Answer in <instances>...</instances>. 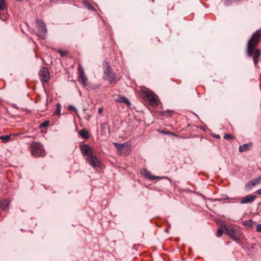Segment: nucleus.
<instances>
[{"instance_id":"14","label":"nucleus","mask_w":261,"mask_h":261,"mask_svg":"<svg viewBox=\"0 0 261 261\" xmlns=\"http://www.w3.org/2000/svg\"><path fill=\"white\" fill-rule=\"evenodd\" d=\"M141 174L145 176L146 178H148L150 180H154L155 179L159 178L160 177L152 175L150 172L147 171L146 169L142 170L141 171Z\"/></svg>"},{"instance_id":"15","label":"nucleus","mask_w":261,"mask_h":261,"mask_svg":"<svg viewBox=\"0 0 261 261\" xmlns=\"http://www.w3.org/2000/svg\"><path fill=\"white\" fill-rule=\"evenodd\" d=\"M253 143L251 142H249L247 144H244L242 145H241L239 147V151L243 152L248 150H249L251 147H252Z\"/></svg>"},{"instance_id":"22","label":"nucleus","mask_w":261,"mask_h":261,"mask_svg":"<svg viewBox=\"0 0 261 261\" xmlns=\"http://www.w3.org/2000/svg\"><path fill=\"white\" fill-rule=\"evenodd\" d=\"M6 3L5 0H0V10L3 11L6 9Z\"/></svg>"},{"instance_id":"32","label":"nucleus","mask_w":261,"mask_h":261,"mask_svg":"<svg viewBox=\"0 0 261 261\" xmlns=\"http://www.w3.org/2000/svg\"><path fill=\"white\" fill-rule=\"evenodd\" d=\"M102 111H103L102 108H99L98 111V114H101L102 112Z\"/></svg>"},{"instance_id":"13","label":"nucleus","mask_w":261,"mask_h":261,"mask_svg":"<svg viewBox=\"0 0 261 261\" xmlns=\"http://www.w3.org/2000/svg\"><path fill=\"white\" fill-rule=\"evenodd\" d=\"M256 198L255 195H248L242 199L241 204L252 203Z\"/></svg>"},{"instance_id":"23","label":"nucleus","mask_w":261,"mask_h":261,"mask_svg":"<svg viewBox=\"0 0 261 261\" xmlns=\"http://www.w3.org/2000/svg\"><path fill=\"white\" fill-rule=\"evenodd\" d=\"M61 105L60 103H58L57 105V109L54 112V114L59 115L61 114Z\"/></svg>"},{"instance_id":"10","label":"nucleus","mask_w":261,"mask_h":261,"mask_svg":"<svg viewBox=\"0 0 261 261\" xmlns=\"http://www.w3.org/2000/svg\"><path fill=\"white\" fill-rule=\"evenodd\" d=\"M80 149L82 153L84 155L88 156V154L93 153V149L88 145L83 144L80 146Z\"/></svg>"},{"instance_id":"33","label":"nucleus","mask_w":261,"mask_h":261,"mask_svg":"<svg viewBox=\"0 0 261 261\" xmlns=\"http://www.w3.org/2000/svg\"><path fill=\"white\" fill-rule=\"evenodd\" d=\"M256 193H257L259 195H261V189H259L257 190Z\"/></svg>"},{"instance_id":"3","label":"nucleus","mask_w":261,"mask_h":261,"mask_svg":"<svg viewBox=\"0 0 261 261\" xmlns=\"http://www.w3.org/2000/svg\"><path fill=\"white\" fill-rule=\"evenodd\" d=\"M31 154L34 158L44 156L45 154L43 145L39 143L33 142L31 145Z\"/></svg>"},{"instance_id":"11","label":"nucleus","mask_w":261,"mask_h":261,"mask_svg":"<svg viewBox=\"0 0 261 261\" xmlns=\"http://www.w3.org/2000/svg\"><path fill=\"white\" fill-rule=\"evenodd\" d=\"M115 101L119 103H124L128 106L131 105V102L125 96L121 95H117V98L114 99Z\"/></svg>"},{"instance_id":"34","label":"nucleus","mask_w":261,"mask_h":261,"mask_svg":"<svg viewBox=\"0 0 261 261\" xmlns=\"http://www.w3.org/2000/svg\"><path fill=\"white\" fill-rule=\"evenodd\" d=\"M215 137L216 138H218V139H220V136L219 135H215Z\"/></svg>"},{"instance_id":"4","label":"nucleus","mask_w":261,"mask_h":261,"mask_svg":"<svg viewBox=\"0 0 261 261\" xmlns=\"http://www.w3.org/2000/svg\"><path fill=\"white\" fill-rule=\"evenodd\" d=\"M105 79L110 83L116 84L117 82L116 73L112 72L110 66L107 63V68L104 71Z\"/></svg>"},{"instance_id":"29","label":"nucleus","mask_w":261,"mask_h":261,"mask_svg":"<svg viewBox=\"0 0 261 261\" xmlns=\"http://www.w3.org/2000/svg\"><path fill=\"white\" fill-rule=\"evenodd\" d=\"M224 138L226 140L231 139L233 138V136L230 134H225Z\"/></svg>"},{"instance_id":"28","label":"nucleus","mask_w":261,"mask_h":261,"mask_svg":"<svg viewBox=\"0 0 261 261\" xmlns=\"http://www.w3.org/2000/svg\"><path fill=\"white\" fill-rule=\"evenodd\" d=\"M68 110H73V111H74L76 113L77 112L76 109L73 106H71V105H69L68 107Z\"/></svg>"},{"instance_id":"1","label":"nucleus","mask_w":261,"mask_h":261,"mask_svg":"<svg viewBox=\"0 0 261 261\" xmlns=\"http://www.w3.org/2000/svg\"><path fill=\"white\" fill-rule=\"evenodd\" d=\"M261 39V29L256 31L252 35L251 39L247 43L246 54L248 57H253L254 64L257 65L258 59L261 55V51L256 48Z\"/></svg>"},{"instance_id":"35","label":"nucleus","mask_w":261,"mask_h":261,"mask_svg":"<svg viewBox=\"0 0 261 261\" xmlns=\"http://www.w3.org/2000/svg\"><path fill=\"white\" fill-rule=\"evenodd\" d=\"M248 222L250 223V224H249L250 225H251L252 221H251V220H249V221H248Z\"/></svg>"},{"instance_id":"26","label":"nucleus","mask_w":261,"mask_h":261,"mask_svg":"<svg viewBox=\"0 0 261 261\" xmlns=\"http://www.w3.org/2000/svg\"><path fill=\"white\" fill-rule=\"evenodd\" d=\"M58 52L59 53H60V56L61 57H64L65 56H66L67 54V53H68V52L67 51H63V50H62L61 49H59L58 50Z\"/></svg>"},{"instance_id":"8","label":"nucleus","mask_w":261,"mask_h":261,"mask_svg":"<svg viewBox=\"0 0 261 261\" xmlns=\"http://www.w3.org/2000/svg\"><path fill=\"white\" fill-rule=\"evenodd\" d=\"M87 161L89 164L93 168L99 167L100 165V163L95 155H93V153L88 154L87 156Z\"/></svg>"},{"instance_id":"21","label":"nucleus","mask_w":261,"mask_h":261,"mask_svg":"<svg viewBox=\"0 0 261 261\" xmlns=\"http://www.w3.org/2000/svg\"><path fill=\"white\" fill-rule=\"evenodd\" d=\"M10 136L9 135H4L0 137V139L3 142L6 143L9 141Z\"/></svg>"},{"instance_id":"2","label":"nucleus","mask_w":261,"mask_h":261,"mask_svg":"<svg viewBox=\"0 0 261 261\" xmlns=\"http://www.w3.org/2000/svg\"><path fill=\"white\" fill-rule=\"evenodd\" d=\"M141 93L142 96L146 99L151 106L158 105V97L152 91L144 87H141Z\"/></svg>"},{"instance_id":"5","label":"nucleus","mask_w":261,"mask_h":261,"mask_svg":"<svg viewBox=\"0 0 261 261\" xmlns=\"http://www.w3.org/2000/svg\"><path fill=\"white\" fill-rule=\"evenodd\" d=\"M36 23L38 27L39 36L42 39H44L45 35L47 33L46 25L42 20H40L38 19L36 20Z\"/></svg>"},{"instance_id":"19","label":"nucleus","mask_w":261,"mask_h":261,"mask_svg":"<svg viewBox=\"0 0 261 261\" xmlns=\"http://www.w3.org/2000/svg\"><path fill=\"white\" fill-rule=\"evenodd\" d=\"M83 3L85 7H86L88 10L95 11V9L94 7L87 1L86 0L83 1Z\"/></svg>"},{"instance_id":"27","label":"nucleus","mask_w":261,"mask_h":261,"mask_svg":"<svg viewBox=\"0 0 261 261\" xmlns=\"http://www.w3.org/2000/svg\"><path fill=\"white\" fill-rule=\"evenodd\" d=\"M224 5L228 6L232 4V0H223Z\"/></svg>"},{"instance_id":"18","label":"nucleus","mask_w":261,"mask_h":261,"mask_svg":"<svg viewBox=\"0 0 261 261\" xmlns=\"http://www.w3.org/2000/svg\"><path fill=\"white\" fill-rule=\"evenodd\" d=\"M78 74H79L78 78H81L82 77L86 76L85 73L84 69L81 65H80L79 66Z\"/></svg>"},{"instance_id":"30","label":"nucleus","mask_w":261,"mask_h":261,"mask_svg":"<svg viewBox=\"0 0 261 261\" xmlns=\"http://www.w3.org/2000/svg\"><path fill=\"white\" fill-rule=\"evenodd\" d=\"M161 133L162 134H168V135H173V136H176V135L174 133H171L170 132L162 131Z\"/></svg>"},{"instance_id":"17","label":"nucleus","mask_w":261,"mask_h":261,"mask_svg":"<svg viewBox=\"0 0 261 261\" xmlns=\"http://www.w3.org/2000/svg\"><path fill=\"white\" fill-rule=\"evenodd\" d=\"M79 134L84 139H87L89 138V135L87 131L83 129L79 131Z\"/></svg>"},{"instance_id":"6","label":"nucleus","mask_w":261,"mask_h":261,"mask_svg":"<svg viewBox=\"0 0 261 261\" xmlns=\"http://www.w3.org/2000/svg\"><path fill=\"white\" fill-rule=\"evenodd\" d=\"M227 235L233 240L238 241L240 239V232L237 229L230 228H225Z\"/></svg>"},{"instance_id":"9","label":"nucleus","mask_w":261,"mask_h":261,"mask_svg":"<svg viewBox=\"0 0 261 261\" xmlns=\"http://www.w3.org/2000/svg\"><path fill=\"white\" fill-rule=\"evenodd\" d=\"M261 182V177L253 179L248 182L245 186V189L247 190H250L253 187L259 185Z\"/></svg>"},{"instance_id":"25","label":"nucleus","mask_w":261,"mask_h":261,"mask_svg":"<svg viewBox=\"0 0 261 261\" xmlns=\"http://www.w3.org/2000/svg\"><path fill=\"white\" fill-rule=\"evenodd\" d=\"M223 233V229L219 228H218L217 232V236L218 237H221Z\"/></svg>"},{"instance_id":"24","label":"nucleus","mask_w":261,"mask_h":261,"mask_svg":"<svg viewBox=\"0 0 261 261\" xmlns=\"http://www.w3.org/2000/svg\"><path fill=\"white\" fill-rule=\"evenodd\" d=\"M49 122L48 121H45L40 124V127L43 128L49 125Z\"/></svg>"},{"instance_id":"20","label":"nucleus","mask_w":261,"mask_h":261,"mask_svg":"<svg viewBox=\"0 0 261 261\" xmlns=\"http://www.w3.org/2000/svg\"><path fill=\"white\" fill-rule=\"evenodd\" d=\"M78 81L81 82L84 86H86L88 84V79L86 76L78 78Z\"/></svg>"},{"instance_id":"31","label":"nucleus","mask_w":261,"mask_h":261,"mask_svg":"<svg viewBox=\"0 0 261 261\" xmlns=\"http://www.w3.org/2000/svg\"><path fill=\"white\" fill-rule=\"evenodd\" d=\"M256 230L257 232H261V224H258L256 225Z\"/></svg>"},{"instance_id":"12","label":"nucleus","mask_w":261,"mask_h":261,"mask_svg":"<svg viewBox=\"0 0 261 261\" xmlns=\"http://www.w3.org/2000/svg\"><path fill=\"white\" fill-rule=\"evenodd\" d=\"M113 144L117 148L118 152L120 154L123 153V150H125L126 149L127 150L128 149L127 148V143L120 144L116 142H114Z\"/></svg>"},{"instance_id":"16","label":"nucleus","mask_w":261,"mask_h":261,"mask_svg":"<svg viewBox=\"0 0 261 261\" xmlns=\"http://www.w3.org/2000/svg\"><path fill=\"white\" fill-rule=\"evenodd\" d=\"M9 200L4 199L0 201V208L3 211H7L9 208Z\"/></svg>"},{"instance_id":"7","label":"nucleus","mask_w":261,"mask_h":261,"mask_svg":"<svg viewBox=\"0 0 261 261\" xmlns=\"http://www.w3.org/2000/svg\"><path fill=\"white\" fill-rule=\"evenodd\" d=\"M39 76L42 83H46L48 81L50 76L47 67H43L41 68L39 72Z\"/></svg>"}]
</instances>
